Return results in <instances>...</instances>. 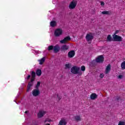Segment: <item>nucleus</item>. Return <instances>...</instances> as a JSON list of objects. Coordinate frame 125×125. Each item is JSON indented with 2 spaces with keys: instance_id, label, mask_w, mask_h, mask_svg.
<instances>
[{
  "instance_id": "21",
  "label": "nucleus",
  "mask_w": 125,
  "mask_h": 125,
  "mask_svg": "<svg viewBox=\"0 0 125 125\" xmlns=\"http://www.w3.org/2000/svg\"><path fill=\"white\" fill-rule=\"evenodd\" d=\"M74 119L76 122H81V121H82V119H81V116L80 115L75 116Z\"/></svg>"
},
{
  "instance_id": "6",
  "label": "nucleus",
  "mask_w": 125,
  "mask_h": 125,
  "mask_svg": "<svg viewBox=\"0 0 125 125\" xmlns=\"http://www.w3.org/2000/svg\"><path fill=\"white\" fill-rule=\"evenodd\" d=\"M96 61L97 63H103L104 62V57L103 55L99 56L96 58Z\"/></svg>"
},
{
  "instance_id": "25",
  "label": "nucleus",
  "mask_w": 125,
  "mask_h": 125,
  "mask_svg": "<svg viewBox=\"0 0 125 125\" xmlns=\"http://www.w3.org/2000/svg\"><path fill=\"white\" fill-rule=\"evenodd\" d=\"M121 67L122 70H125V61H124L121 63Z\"/></svg>"
},
{
  "instance_id": "31",
  "label": "nucleus",
  "mask_w": 125,
  "mask_h": 125,
  "mask_svg": "<svg viewBox=\"0 0 125 125\" xmlns=\"http://www.w3.org/2000/svg\"><path fill=\"white\" fill-rule=\"evenodd\" d=\"M65 68H67V69H69L70 68V64H65Z\"/></svg>"
},
{
  "instance_id": "32",
  "label": "nucleus",
  "mask_w": 125,
  "mask_h": 125,
  "mask_svg": "<svg viewBox=\"0 0 125 125\" xmlns=\"http://www.w3.org/2000/svg\"><path fill=\"white\" fill-rule=\"evenodd\" d=\"M57 97L59 99V101L61 100V99H62V97L59 96V95H57Z\"/></svg>"
},
{
  "instance_id": "35",
  "label": "nucleus",
  "mask_w": 125,
  "mask_h": 125,
  "mask_svg": "<svg viewBox=\"0 0 125 125\" xmlns=\"http://www.w3.org/2000/svg\"><path fill=\"white\" fill-rule=\"evenodd\" d=\"M119 32H120V31H119V30H116V31L115 32L114 35H117V34H118Z\"/></svg>"
},
{
  "instance_id": "38",
  "label": "nucleus",
  "mask_w": 125,
  "mask_h": 125,
  "mask_svg": "<svg viewBox=\"0 0 125 125\" xmlns=\"http://www.w3.org/2000/svg\"><path fill=\"white\" fill-rule=\"evenodd\" d=\"M25 114H28V111H25Z\"/></svg>"
},
{
  "instance_id": "4",
  "label": "nucleus",
  "mask_w": 125,
  "mask_h": 125,
  "mask_svg": "<svg viewBox=\"0 0 125 125\" xmlns=\"http://www.w3.org/2000/svg\"><path fill=\"white\" fill-rule=\"evenodd\" d=\"M113 42H122L123 41V38L117 35H113Z\"/></svg>"
},
{
  "instance_id": "26",
  "label": "nucleus",
  "mask_w": 125,
  "mask_h": 125,
  "mask_svg": "<svg viewBox=\"0 0 125 125\" xmlns=\"http://www.w3.org/2000/svg\"><path fill=\"white\" fill-rule=\"evenodd\" d=\"M41 86V82H38L37 84L35 85V88L36 89H39V88Z\"/></svg>"
},
{
  "instance_id": "27",
  "label": "nucleus",
  "mask_w": 125,
  "mask_h": 125,
  "mask_svg": "<svg viewBox=\"0 0 125 125\" xmlns=\"http://www.w3.org/2000/svg\"><path fill=\"white\" fill-rule=\"evenodd\" d=\"M54 46L53 45H50L48 47L47 49L49 51H50V50H54Z\"/></svg>"
},
{
  "instance_id": "23",
  "label": "nucleus",
  "mask_w": 125,
  "mask_h": 125,
  "mask_svg": "<svg viewBox=\"0 0 125 125\" xmlns=\"http://www.w3.org/2000/svg\"><path fill=\"white\" fill-rule=\"evenodd\" d=\"M36 75H37V76H38L39 77H40V76H42V70L38 69L36 71Z\"/></svg>"
},
{
  "instance_id": "3",
  "label": "nucleus",
  "mask_w": 125,
  "mask_h": 125,
  "mask_svg": "<svg viewBox=\"0 0 125 125\" xmlns=\"http://www.w3.org/2000/svg\"><path fill=\"white\" fill-rule=\"evenodd\" d=\"M32 94L34 97H37L41 94V92L39 89H34L32 90Z\"/></svg>"
},
{
  "instance_id": "11",
  "label": "nucleus",
  "mask_w": 125,
  "mask_h": 125,
  "mask_svg": "<svg viewBox=\"0 0 125 125\" xmlns=\"http://www.w3.org/2000/svg\"><path fill=\"white\" fill-rule=\"evenodd\" d=\"M69 48H70V47L68 45L64 44L61 46V51H66V50H68Z\"/></svg>"
},
{
  "instance_id": "12",
  "label": "nucleus",
  "mask_w": 125,
  "mask_h": 125,
  "mask_svg": "<svg viewBox=\"0 0 125 125\" xmlns=\"http://www.w3.org/2000/svg\"><path fill=\"white\" fill-rule=\"evenodd\" d=\"M111 67H112V65H111L110 64H109L106 67L105 70V74L107 75V74H109L110 73V71H111Z\"/></svg>"
},
{
  "instance_id": "36",
  "label": "nucleus",
  "mask_w": 125,
  "mask_h": 125,
  "mask_svg": "<svg viewBox=\"0 0 125 125\" xmlns=\"http://www.w3.org/2000/svg\"><path fill=\"white\" fill-rule=\"evenodd\" d=\"M119 79H122L123 78V75H120L118 76Z\"/></svg>"
},
{
  "instance_id": "5",
  "label": "nucleus",
  "mask_w": 125,
  "mask_h": 125,
  "mask_svg": "<svg viewBox=\"0 0 125 125\" xmlns=\"http://www.w3.org/2000/svg\"><path fill=\"white\" fill-rule=\"evenodd\" d=\"M71 40V37H70V36H66L65 37L63 40H61L60 42L62 44H66L67 43V42H69V41Z\"/></svg>"
},
{
  "instance_id": "33",
  "label": "nucleus",
  "mask_w": 125,
  "mask_h": 125,
  "mask_svg": "<svg viewBox=\"0 0 125 125\" xmlns=\"http://www.w3.org/2000/svg\"><path fill=\"white\" fill-rule=\"evenodd\" d=\"M77 74H78L79 75V76H82V75H83V73H82V72H81L80 71H78V73Z\"/></svg>"
},
{
  "instance_id": "29",
  "label": "nucleus",
  "mask_w": 125,
  "mask_h": 125,
  "mask_svg": "<svg viewBox=\"0 0 125 125\" xmlns=\"http://www.w3.org/2000/svg\"><path fill=\"white\" fill-rule=\"evenodd\" d=\"M81 71H82L83 72H84V71H85V66H84V65H83L82 66H81Z\"/></svg>"
},
{
  "instance_id": "24",
  "label": "nucleus",
  "mask_w": 125,
  "mask_h": 125,
  "mask_svg": "<svg viewBox=\"0 0 125 125\" xmlns=\"http://www.w3.org/2000/svg\"><path fill=\"white\" fill-rule=\"evenodd\" d=\"M50 26H51V27H55V26H56V21H52L50 22Z\"/></svg>"
},
{
  "instance_id": "15",
  "label": "nucleus",
  "mask_w": 125,
  "mask_h": 125,
  "mask_svg": "<svg viewBox=\"0 0 125 125\" xmlns=\"http://www.w3.org/2000/svg\"><path fill=\"white\" fill-rule=\"evenodd\" d=\"M45 114V112L44 111H40L38 113L37 116L38 118H42L44 116V114Z\"/></svg>"
},
{
  "instance_id": "22",
  "label": "nucleus",
  "mask_w": 125,
  "mask_h": 125,
  "mask_svg": "<svg viewBox=\"0 0 125 125\" xmlns=\"http://www.w3.org/2000/svg\"><path fill=\"white\" fill-rule=\"evenodd\" d=\"M39 61L40 62H39L40 65H42L44 62V61H45V58L43 57L42 58L41 60H40Z\"/></svg>"
},
{
  "instance_id": "14",
  "label": "nucleus",
  "mask_w": 125,
  "mask_h": 125,
  "mask_svg": "<svg viewBox=\"0 0 125 125\" xmlns=\"http://www.w3.org/2000/svg\"><path fill=\"white\" fill-rule=\"evenodd\" d=\"M90 99L92 100H95V99H96L97 97H98V96L96 94V93H92L90 95Z\"/></svg>"
},
{
  "instance_id": "37",
  "label": "nucleus",
  "mask_w": 125,
  "mask_h": 125,
  "mask_svg": "<svg viewBox=\"0 0 125 125\" xmlns=\"http://www.w3.org/2000/svg\"><path fill=\"white\" fill-rule=\"evenodd\" d=\"M31 78V75H29L27 77V80H29Z\"/></svg>"
},
{
  "instance_id": "39",
  "label": "nucleus",
  "mask_w": 125,
  "mask_h": 125,
  "mask_svg": "<svg viewBox=\"0 0 125 125\" xmlns=\"http://www.w3.org/2000/svg\"><path fill=\"white\" fill-rule=\"evenodd\" d=\"M117 100H119V98H118L117 99Z\"/></svg>"
},
{
  "instance_id": "19",
  "label": "nucleus",
  "mask_w": 125,
  "mask_h": 125,
  "mask_svg": "<svg viewBox=\"0 0 125 125\" xmlns=\"http://www.w3.org/2000/svg\"><path fill=\"white\" fill-rule=\"evenodd\" d=\"M67 122H66V121L64 119H62L60 121L59 125H66Z\"/></svg>"
},
{
  "instance_id": "20",
  "label": "nucleus",
  "mask_w": 125,
  "mask_h": 125,
  "mask_svg": "<svg viewBox=\"0 0 125 125\" xmlns=\"http://www.w3.org/2000/svg\"><path fill=\"white\" fill-rule=\"evenodd\" d=\"M96 63H97L96 62V60H94L90 62V65L91 66L94 67H95V66H96Z\"/></svg>"
},
{
  "instance_id": "8",
  "label": "nucleus",
  "mask_w": 125,
  "mask_h": 125,
  "mask_svg": "<svg viewBox=\"0 0 125 125\" xmlns=\"http://www.w3.org/2000/svg\"><path fill=\"white\" fill-rule=\"evenodd\" d=\"M62 33H63V31L60 28L57 29L55 31V36L56 37H59L60 36H61V35H62Z\"/></svg>"
},
{
  "instance_id": "13",
  "label": "nucleus",
  "mask_w": 125,
  "mask_h": 125,
  "mask_svg": "<svg viewBox=\"0 0 125 125\" xmlns=\"http://www.w3.org/2000/svg\"><path fill=\"white\" fill-rule=\"evenodd\" d=\"M33 82L34 81H32V80H31L30 82L28 83V84L27 85V89L26 90L27 92H28V91H30V89H31V87L33 86V84H34Z\"/></svg>"
},
{
  "instance_id": "7",
  "label": "nucleus",
  "mask_w": 125,
  "mask_h": 125,
  "mask_svg": "<svg viewBox=\"0 0 125 125\" xmlns=\"http://www.w3.org/2000/svg\"><path fill=\"white\" fill-rule=\"evenodd\" d=\"M93 34L91 33H89V34H87L86 35V40L87 42H90V41H92L93 40Z\"/></svg>"
},
{
  "instance_id": "16",
  "label": "nucleus",
  "mask_w": 125,
  "mask_h": 125,
  "mask_svg": "<svg viewBox=\"0 0 125 125\" xmlns=\"http://www.w3.org/2000/svg\"><path fill=\"white\" fill-rule=\"evenodd\" d=\"M36 79V72L35 71H32L31 72V82H34Z\"/></svg>"
},
{
  "instance_id": "18",
  "label": "nucleus",
  "mask_w": 125,
  "mask_h": 125,
  "mask_svg": "<svg viewBox=\"0 0 125 125\" xmlns=\"http://www.w3.org/2000/svg\"><path fill=\"white\" fill-rule=\"evenodd\" d=\"M106 42H114V39L112 38V36H111V35H108L107 38H106Z\"/></svg>"
},
{
  "instance_id": "34",
  "label": "nucleus",
  "mask_w": 125,
  "mask_h": 125,
  "mask_svg": "<svg viewBox=\"0 0 125 125\" xmlns=\"http://www.w3.org/2000/svg\"><path fill=\"white\" fill-rule=\"evenodd\" d=\"M101 5H102V6H103L105 5V3L103 1H101Z\"/></svg>"
},
{
  "instance_id": "9",
  "label": "nucleus",
  "mask_w": 125,
  "mask_h": 125,
  "mask_svg": "<svg viewBox=\"0 0 125 125\" xmlns=\"http://www.w3.org/2000/svg\"><path fill=\"white\" fill-rule=\"evenodd\" d=\"M75 55H76V52L74 50H70L68 52L67 54V56L68 58H73L75 56Z\"/></svg>"
},
{
  "instance_id": "2",
  "label": "nucleus",
  "mask_w": 125,
  "mask_h": 125,
  "mask_svg": "<svg viewBox=\"0 0 125 125\" xmlns=\"http://www.w3.org/2000/svg\"><path fill=\"white\" fill-rule=\"evenodd\" d=\"M80 69H81V68L80 67H79L78 66H74L71 68L70 72L72 74L77 75V74H78V71H80Z\"/></svg>"
},
{
  "instance_id": "30",
  "label": "nucleus",
  "mask_w": 125,
  "mask_h": 125,
  "mask_svg": "<svg viewBox=\"0 0 125 125\" xmlns=\"http://www.w3.org/2000/svg\"><path fill=\"white\" fill-rule=\"evenodd\" d=\"M100 78H101V79H103V78H104V74L101 73L100 74Z\"/></svg>"
},
{
  "instance_id": "17",
  "label": "nucleus",
  "mask_w": 125,
  "mask_h": 125,
  "mask_svg": "<svg viewBox=\"0 0 125 125\" xmlns=\"http://www.w3.org/2000/svg\"><path fill=\"white\" fill-rule=\"evenodd\" d=\"M102 14L103 15H111V14H112V12L110 11H104L102 12Z\"/></svg>"
},
{
  "instance_id": "1",
  "label": "nucleus",
  "mask_w": 125,
  "mask_h": 125,
  "mask_svg": "<svg viewBox=\"0 0 125 125\" xmlns=\"http://www.w3.org/2000/svg\"><path fill=\"white\" fill-rule=\"evenodd\" d=\"M78 1L77 0H72L71 3L69 4V9H74L77 6Z\"/></svg>"
},
{
  "instance_id": "10",
  "label": "nucleus",
  "mask_w": 125,
  "mask_h": 125,
  "mask_svg": "<svg viewBox=\"0 0 125 125\" xmlns=\"http://www.w3.org/2000/svg\"><path fill=\"white\" fill-rule=\"evenodd\" d=\"M60 46L58 44H56L55 46H54V50L53 51L54 53H57L60 51Z\"/></svg>"
},
{
  "instance_id": "28",
  "label": "nucleus",
  "mask_w": 125,
  "mask_h": 125,
  "mask_svg": "<svg viewBox=\"0 0 125 125\" xmlns=\"http://www.w3.org/2000/svg\"><path fill=\"white\" fill-rule=\"evenodd\" d=\"M118 125H125V121H119Z\"/></svg>"
}]
</instances>
